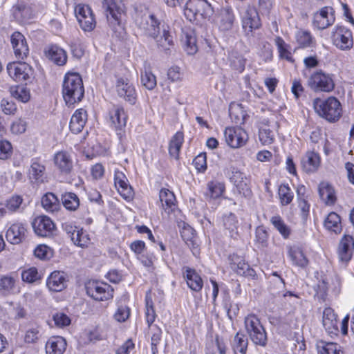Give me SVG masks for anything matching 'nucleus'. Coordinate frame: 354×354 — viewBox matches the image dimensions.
Listing matches in <instances>:
<instances>
[{"label": "nucleus", "mask_w": 354, "mask_h": 354, "mask_svg": "<svg viewBox=\"0 0 354 354\" xmlns=\"http://www.w3.org/2000/svg\"><path fill=\"white\" fill-rule=\"evenodd\" d=\"M21 276L23 281L29 283H33L41 279V275L35 267L23 270Z\"/></svg>", "instance_id": "52"}, {"label": "nucleus", "mask_w": 354, "mask_h": 354, "mask_svg": "<svg viewBox=\"0 0 354 354\" xmlns=\"http://www.w3.org/2000/svg\"><path fill=\"white\" fill-rule=\"evenodd\" d=\"M41 205L43 207L49 212H55L59 209V203L57 196L48 192L41 198Z\"/></svg>", "instance_id": "45"}, {"label": "nucleus", "mask_w": 354, "mask_h": 354, "mask_svg": "<svg viewBox=\"0 0 354 354\" xmlns=\"http://www.w3.org/2000/svg\"><path fill=\"white\" fill-rule=\"evenodd\" d=\"M268 239V234L263 226H259L257 227L255 231V240L262 247L267 245Z\"/></svg>", "instance_id": "64"}, {"label": "nucleus", "mask_w": 354, "mask_h": 354, "mask_svg": "<svg viewBox=\"0 0 354 354\" xmlns=\"http://www.w3.org/2000/svg\"><path fill=\"white\" fill-rule=\"evenodd\" d=\"M319 354H340L342 353L339 346L333 342H321L317 344Z\"/></svg>", "instance_id": "51"}, {"label": "nucleus", "mask_w": 354, "mask_h": 354, "mask_svg": "<svg viewBox=\"0 0 354 354\" xmlns=\"http://www.w3.org/2000/svg\"><path fill=\"white\" fill-rule=\"evenodd\" d=\"M28 178L32 183L41 184L46 181L45 161L40 158H33L28 169Z\"/></svg>", "instance_id": "15"}, {"label": "nucleus", "mask_w": 354, "mask_h": 354, "mask_svg": "<svg viewBox=\"0 0 354 354\" xmlns=\"http://www.w3.org/2000/svg\"><path fill=\"white\" fill-rule=\"evenodd\" d=\"M114 182L120 195L124 198H131L133 196V190L126 176L122 171H115Z\"/></svg>", "instance_id": "28"}, {"label": "nucleus", "mask_w": 354, "mask_h": 354, "mask_svg": "<svg viewBox=\"0 0 354 354\" xmlns=\"http://www.w3.org/2000/svg\"><path fill=\"white\" fill-rule=\"evenodd\" d=\"M224 136L227 144L234 149L243 147L248 140L247 132L240 127H227L224 131Z\"/></svg>", "instance_id": "13"}, {"label": "nucleus", "mask_w": 354, "mask_h": 354, "mask_svg": "<svg viewBox=\"0 0 354 354\" xmlns=\"http://www.w3.org/2000/svg\"><path fill=\"white\" fill-rule=\"evenodd\" d=\"M259 138L263 145H269L274 141V134L268 127H261L259 131Z\"/></svg>", "instance_id": "55"}, {"label": "nucleus", "mask_w": 354, "mask_h": 354, "mask_svg": "<svg viewBox=\"0 0 354 354\" xmlns=\"http://www.w3.org/2000/svg\"><path fill=\"white\" fill-rule=\"evenodd\" d=\"M330 39L333 45L340 50H350L353 46L352 31L342 25H336L333 27Z\"/></svg>", "instance_id": "7"}, {"label": "nucleus", "mask_w": 354, "mask_h": 354, "mask_svg": "<svg viewBox=\"0 0 354 354\" xmlns=\"http://www.w3.org/2000/svg\"><path fill=\"white\" fill-rule=\"evenodd\" d=\"M87 120V114L84 109H78L73 114L69 128L73 133H78L83 129Z\"/></svg>", "instance_id": "32"}, {"label": "nucleus", "mask_w": 354, "mask_h": 354, "mask_svg": "<svg viewBox=\"0 0 354 354\" xmlns=\"http://www.w3.org/2000/svg\"><path fill=\"white\" fill-rule=\"evenodd\" d=\"M53 161L57 169L64 174H69L73 168L71 155L66 151H60L55 153Z\"/></svg>", "instance_id": "22"}, {"label": "nucleus", "mask_w": 354, "mask_h": 354, "mask_svg": "<svg viewBox=\"0 0 354 354\" xmlns=\"http://www.w3.org/2000/svg\"><path fill=\"white\" fill-rule=\"evenodd\" d=\"M319 197L326 205H333L336 201L334 188L327 182H322L319 185Z\"/></svg>", "instance_id": "36"}, {"label": "nucleus", "mask_w": 354, "mask_h": 354, "mask_svg": "<svg viewBox=\"0 0 354 354\" xmlns=\"http://www.w3.org/2000/svg\"><path fill=\"white\" fill-rule=\"evenodd\" d=\"M229 114L231 120L238 125L243 124L248 117L242 104L236 103L230 104Z\"/></svg>", "instance_id": "35"}, {"label": "nucleus", "mask_w": 354, "mask_h": 354, "mask_svg": "<svg viewBox=\"0 0 354 354\" xmlns=\"http://www.w3.org/2000/svg\"><path fill=\"white\" fill-rule=\"evenodd\" d=\"M242 29L250 43H254V35L261 26L257 9L250 6L241 13Z\"/></svg>", "instance_id": "6"}, {"label": "nucleus", "mask_w": 354, "mask_h": 354, "mask_svg": "<svg viewBox=\"0 0 354 354\" xmlns=\"http://www.w3.org/2000/svg\"><path fill=\"white\" fill-rule=\"evenodd\" d=\"M324 226L330 232L339 234L342 230L340 216L334 212L329 213L324 220Z\"/></svg>", "instance_id": "38"}, {"label": "nucleus", "mask_w": 354, "mask_h": 354, "mask_svg": "<svg viewBox=\"0 0 354 354\" xmlns=\"http://www.w3.org/2000/svg\"><path fill=\"white\" fill-rule=\"evenodd\" d=\"M235 17L231 8H224L221 13V19L218 24V28L221 31L227 32L230 30L234 25Z\"/></svg>", "instance_id": "37"}, {"label": "nucleus", "mask_w": 354, "mask_h": 354, "mask_svg": "<svg viewBox=\"0 0 354 354\" xmlns=\"http://www.w3.org/2000/svg\"><path fill=\"white\" fill-rule=\"evenodd\" d=\"M230 62L231 67L242 73L245 69V59L241 55L236 53H232L230 57Z\"/></svg>", "instance_id": "54"}, {"label": "nucleus", "mask_w": 354, "mask_h": 354, "mask_svg": "<svg viewBox=\"0 0 354 354\" xmlns=\"http://www.w3.org/2000/svg\"><path fill=\"white\" fill-rule=\"evenodd\" d=\"M229 261L230 268L237 274L245 277H253L255 275V271L250 267L243 257L233 254L230 255Z\"/></svg>", "instance_id": "20"}, {"label": "nucleus", "mask_w": 354, "mask_h": 354, "mask_svg": "<svg viewBox=\"0 0 354 354\" xmlns=\"http://www.w3.org/2000/svg\"><path fill=\"white\" fill-rule=\"evenodd\" d=\"M12 96L21 102H27L30 97L29 90L24 86H17L11 90Z\"/></svg>", "instance_id": "53"}, {"label": "nucleus", "mask_w": 354, "mask_h": 354, "mask_svg": "<svg viewBox=\"0 0 354 354\" xmlns=\"http://www.w3.org/2000/svg\"><path fill=\"white\" fill-rule=\"evenodd\" d=\"M66 342L60 336L50 337L46 344V354H63L66 349Z\"/></svg>", "instance_id": "33"}, {"label": "nucleus", "mask_w": 354, "mask_h": 354, "mask_svg": "<svg viewBox=\"0 0 354 354\" xmlns=\"http://www.w3.org/2000/svg\"><path fill=\"white\" fill-rule=\"evenodd\" d=\"M201 12L200 3H197V1H186L184 6V14L187 19L189 21L196 19L197 15H201Z\"/></svg>", "instance_id": "50"}, {"label": "nucleus", "mask_w": 354, "mask_h": 354, "mask_svg": "<svg viewBox=\"0 0 354 354\" xmlns=\"http://www.w3.org/2000/svg\"><path fill=\"white\" fill-rule=\"evenodd\" d=\"M116 91L118 95L125 99L130 104L136 102V93L134 86L127 77H117L115 83Z\"/></svg>", "instance_id": "17"}, {"label": "nucleus", "mask_w": 354, "mask_h": 354, "mask_svg": "<svg viewBox=\"0 0 354 354\" xmlns=\"http://www.w3.org/2000/svg\"><path fill=\"white\" fill-rule=\"evenodd\" d=\"M183 276L187 286L196 292H199L203 287V281L196 270L188 266L182 269Z\"/></svg>", "instance_id": "21"}, {"label": "nucleus", "mask_w": 354, "mask_h": 354, "mask_svg": "<svg viewBox=\"0 0 354 354\" xmlns=\"http://www.w3.org/2000/svg\"><path fill=\"white\" fill-rule=\"evenodd\" d=\"M12 11L17 19H29L32 16L30 8L26 6L24 1H18L13 6Z\"/></svg>", "instance_id": "44"}, {"label": "nucleus", "mask_w": 354, "mask_h": 354, "mask_svg": "<svg viewBox=\"0 0 354 354\" xmlns=\"http://www.w3.org/2000/svg\"><path fill=\"white\" fill-rule=\"evenodd\" d=\"M278 196L282 206L291 203L294 198V192L288 183H282L278 188Z\"/></svg>", "instance_id": "43"}, {"label": "nucleus", "mask_w": 354, "mask_h": 354, "mask_svg": "<svg viewBox=\"0 0 354 354\" xmlns=\"http://www.w3.org/2000/svg\"><path fill=\"white\" fill-rule=\"evenodd\" d=\"M141 82L149 90H152L156 86V78L150 71H145L141 74Z\"/></svg>", "instance_id": "58"}, {"label": "nucleus", "mask_w": 354, "mask_h": 354, "mask_svg": "<svg viewBox=\"0 0 354 354\" xmlns=\"http://www.w3.org/2000/svg\"><path fill=\"white\" fill-rule=\"evenodd\" d=\"M222 226L225 233L233 239H237L239 236V221L236 216L233 213L224 214L222 217Z\"/></svg>", "instance_id": "24"}, {"label": "nucleus", "mask_w": 354, "mask_h": 354, "mask_svg": "<svg viewBox=\"0 0 354 354\" xmlns=\"http://www.w3.org/2000/svg\"><path fill=\"white\" fill-rule=\"evenodd\" d=\"M26 232L25 225L20 222H16L7 230L6 237L10 243L18 244L25 238Z\"/></svg>", "instance_id": "26"}, {"label": "nucleus", "mask_w": 354, "mask_h": 354, "mask_svg": "<svg viewBox=\"0 0 354 354\" xmlns=\"http://www.w3.org/2000/svg\"><path fill=\"white\" fill-rule=\"evenodd\" d=\"M75 14L84 31L90 32L96 25L94 14L91 7L84 3H78L75 7Z\"/></svg>", "instance_id": "11"}, {"label": "nucleus", "mask_w": 354, "mask_h": 354, "mask_svg": "<svg viewBox=\"0 0 354 354\" xmlns=\"http://www.w3.org/2000/svg\"><path fill=\"white\" fill-rule=\"evenodd\" d=\"M63 98L68 106L82 101L84 95V88L81 76L77 73L65 75L62 84Z\"/></svg>", "instance_id": "1"}, {"label": "nucleus", "mask_w": 354, "mask_h": 354, "mask_svg": "<svg viewBox=\"0 0 354 354\" xmlns=\"http://www.w3.org/2000/svg\"><path fill=\"white\" fill-rule=\"evenodd\" d=\"M9 76L15 82H23L30 80L33 75L32 67L26 62H12L7 65Z\"/></svg>", "instance_id": "12"}, {"label": "nucleus", "mask_w": 354, "mask_h": 354, "mask_svg": "<svg viewBox=\"0 0 354 354\" xmlns=\"http://www.w3.org/2000/svg\"><path fill=\"white\" fill-rule=\"evenodd\" d=\"M224 174L236 186L240 193L246 194L250 192V179L245 173L241 171L232 163L225 167Z\"/></svg>", "instance_id": "9"}, {"label": "nucleus", "mask_w": 354, "mask_h": 354, "mask_svg": "<svg viewBox=\"0 0 354 354\" xmlns=\"http://www.w3.org/2000/svg\"><path fill=\"white\" fill-rule=\"evenodd\" d=\"M102 7L113 32L116 37H122L124 34V28L122 23V18L125 14L123 1H103Z\"/></svg>", "instance_id": "2"}, {"label": "nucleus", "mask_w": 354, "mask_h": 354, "mask_svg": "<svg viewBox=\"0 0 354 354\" xmlns=\"http://www.w3.org/2000/svg\"><path fill=\"white\" fill-rule=\"evenodd\" d=\"M196 169L198 172L204 173L207 169V157L205 153L198 154L193 161Z\"/></svg>", "instance_id": "63"}, {"label": "nucleus", "mask_w": 354, "mask_h": 354, "mask_svg": "<svg viewBox=\"0 0 354 354\" xmlns=\"http://www.w3.org/2000/svg\"><path fill=\"white\" fill-rule=\"evenodd\" d=\"M279 57L282 59H285L289 62H292V57L290 51L288 50V44L280 37H278L276 41Z\"/></svg>", "instance_id": "56"}, {"label": "nucleus", "mask_w": 354, "mask_h": 354, "mask_svg": "<svg viewBox=\"0 0 354 354\" xmlns=\"http://www.w3.org/2000/svg\"><path fill=\"white\" fill-rule=\"evenodd\" d=\"M321 164V158L318 153L313 151H308L302 157L301 165L303 170L312 174L317 171Z\"/></svg>", "instance_id": "23"}, {"label": "nucleus", "mask_w": 354, "mask_h": 354, "mask_svg": "<svg viewBox=\"0 0 354 354\" xmlns=\"http://www.w3.org/2000/svg\"><path fill=\"white\" fill-rule=\"evenodd\" d=\"M19 292L17 279L12 274L3 275L0 277V295L8 296Z\"/></svg>", "instance_id": "30"}, {"label": "nucleus", "mask_w": 354, "mask_h": 354, "mask_svg": "<svg viewBox=\"0 0 354 354\" xmlns=\"http://www.w3.org/2000/svg\"><path fill=\"white\" fill-rule=\"evenodd\" d=\"M62 201L64 207L70 211H75L80 205L77 196L72 192H66L62 195Z\"/></svg>", "instance_id": "49"}, {"label": "nucleus", "mask_w": 354, "mask_h": 354, "mask_svg": "<svg viewBox=\"0 0 354 354\" xmlns=\"http://www.w3.org/2000/svg\"><path fill=\"white\" fill-rule=\"evenodd\" d=\"M46 57L57 66H64L67 62L66 52L57 45H50L44 50Z\"/></svg>", "instance_id": "25"}, {"label": "nucleus", "mask_w": 354, "mask_h": 354, "mask_svg": "<svg viewBox=\"0 0 354 354\" xmlns=\"http://www.w3.org/2000/svg\"><path fill=\"white\" fill-rule=\"evenodd\" d=\"M223 306L227 311V315L230 320L236 317L239 311V305L230 302V298L226 299L223 301Z\"/></svg>", "instance_id": "62"}, {"label": "nucleus", "mask_w": 354, "mask_h": 354, "mask_svg": "<svg viewBox=\"0 0 354 354\" xmlns=\"http://www.w3.org/2000/svg\"><path fill=\"white\" fill-rule=\"evenodd\" d=\"M127 115L122 107H115L110 113L111 127L114 129L121 144L126 140L125 127Z\"/></svg>", "instance_id": "10"}, {"label": "nucleus", "mask_w": 354, "mask_h": 354, "mask_svg": "<svg viewBox=\"0 0 354 354\" xmlns=\"http://www.w3.org/2000/svg\"><path fill=\"white\" fill-rule=\"evenodd\" d=\"M181 42L184 50L188 55H194L198 51L196 36L192 29L184 28L182 30Z\"/></svg>", "instance_id": "27"}, {"label": "nucleus", "mask_w": 354, "mask_h": 354, "mask_svg": "<svg viewBox=\"0 0 354 354\" xmlns=\"http://www.w3.org/2000/svg\"><path fill=\"white\" fill-rule=\"evenodd\" d=\"M308 84L315 92L330 93L335 86V75L317 70L311 74Z\"/></svg>", "instance_id": "5"}, {"label": "nucleus", "mask_w": 354, "mask_h": 354, "mask_svg": "<svg viewBox=\"0 0 354 354\" xmlns=\"http://www.w3.org/2000/svg\"><path fill=\"white\" fill-rule=\"evenodd\" d=\"M159 199L165 212L169 214L176 207V199L173 192L168 189L162 188L159 193Z\"/></svg>", "instance_id": "31"}, {"label": "nucleus", "mask_w": 354, "mask_h": 354, "mask_svg": "<svg viewBox=\"0 0 354 354\" xmlns=\"http://www.w3.org/2000/svg\"><path fill=\"white\" fill-rule=\"evenodd\" d=\"M245 328L251 341L256 345L265 346L267 333L260 319L255 315H248L244 320Z\"/></svg>", "instance_id": "4"}, {"label": "nucleus", "mask_w": 354, "mask_h": 354, "mask_svg": "<svg viewBox=\"0 0 354 354\" xmlns=\"http://www.w3.org/2000/svg\"><path fill=\"white\" fill-rule=\"evenodd\" d=\"M207 196L214 199L221 196L225 191V185L223 183L216 180H212L209 182L207 185Z\"/></svg>", "instance_id": "46"}, {"label": "nucleus", "mask_w": 354, "mask_h": 354, "mask_svg": "<svg viewBox=\"0 0 354 354\" xmlns=\"http://www.w3.org/2000/svg\"><path fill=\"white\" fill-rule=\"evenodd\" d=\"M149 18L147 23L149 24V27L147 28V32L151 37L156 38L160 32V21L153 14L150 15Z\"/></svg>", "instance_id": "57"}, {"label": "nucleus", "mask_w": 354, "mask_h": 354, "mask_svg": "<svg viewBox=\"0 0 354 354\" xmlns=\"http://www.w3.org/2000/svg\"><path fill=\"white\" fill-rule=\"evenodd\" d=\"M183 141L184 136L181 131H177L172 136L169 145V153L174 158L178 159Z\"/></svg>", "instance_id": "41"}, {"label": "nucleus", "mask_w": 354, "mask_h": 354, "mask_svg": "<svg viewBox=\"0 0 354 354\" xmlns=\"http://www.w3.org/2000/svg\"><path fill=\"white\" fill-rule=\"evenodd\" d=\"M15 57L24 59L29 54V48L25 37L19 32H15L10 38Z\"/></svg>", "instance_id": "18"}, {"label": "nucleus", "mask_w": 354, "mask_h": 354, "mask_svg": "<svg viewBox=\"0 0 354 354\" xmlns=\"http://www.w3.org/2000/svg\"><path fill=\"white\" fill-rule=\"evenodd\" d=\"M270 223L284 239H287L290 234V227L279 215L273 216L270 218Z\"/></svg>", "instance_id": "48"}, {"label": "nucleus", "mask_w": 354, "mask_h": 354, "mask_svg": "<svg viewBox=\"0 0 354 354\" xmlns=\"http://www.w3.org/2000/svg\"><path fill=\"white\" fill-rule=\"evenodd\" d=\"M130 315V308L126 305H119L114 314V317L118 322H125Z\"/></svg>", "instance_id": "61"}, {"label": "nucleus", "mask_w": 354, "mask_h": 354, "mask_svg": "<svg viewBox=\"0 0 354 354\" xmlns=\"http://www.w3.org/2000/svg\"><path fill=\"white\" fill-rule=\"evenodd\" d=\"M232 348L234 354H245L248 348V339L242 333H237L234 337Z\"/></svg>", "instance_id": "47"}, {"label": "nucleus", "mask_w": 354, "mask_h": 354, "mask_svg": "<svg viewBox=\"0 0 354 354\" xmlns=\"http://www.w3.org/2000/svg\"><path fill=\"white\" fill-rule=\"evenodd\" d=\"M288 255L292 262V264L305 268L308 264V259L304 254L303 250L299 247H291L288 250Z\"/></svg>", "instance_id": "39"}, {"label": "nucleus", "mask_w": 354, "mask_h": 354, "mask_svg": "<svg viewBox=\"0 0 354 354\" xmlns=\"http://www.w3.org/2000/svg\"><path fill=\"white\" fill-rule=\"evenodd\" d=\"M323 326L329 334L338 331L337 315L331 308H326L323 312Z\"/></svg>", "instance_id": "34"}, {"label": "nucleus", "mask_w": 354, "mask_h": 354, "mask_svg": "<svg viewBox=\"0 0 354 354\" xmlns=\"http://www.w3.org/2000/svg\"><path fill=\"white\" fill-rule=\"evenodd\" d=\"M34 254L40 259H50L53 255L50 248L46 245H39L34 250Z\"/></svg>", "instance_id": "60"}, {"label": "nucleus", "mask_w": 354, "mask_h": 354, "mask_svg": "<svg viewBox=\"0 0 354 354\" xmlns=\"http://www.w3.org/2000/svg\"><path fill=\"white\" fill-rule=\"evenodd\" d=\"M295 39L300 48H308L313 46L315 39L308 30H299L295 33Z\"/></svg>", "instance_id": "42"}, {"label": "nucleus", "mask_w": 354, "mask_h": 354, "mask_svg": "<svg viewBox=\"0 0 354 354\" xmlns=\"http://www.w3.org/2000/svg\"><path fill=\"white\" fill-rule=\"evenodd\" d=\"M70 227L72 231H69L68 233H71L70 236L74 244L81 248L86 247L90 243V239L86 232L77 227L73 228L71 226Z\"/></svg>", "instance_id": "40"}, {"label": "nucleus", "mask_w": 354, "mask_h": 354, "mask_svg": "<svg viewBox=\"0 0 354 354\" xmlns=\"http://www.w3.org/2000/svg\"><path fill=\"white\" fill-rule=\"evenodd\" d=\"M46 286L50 291L60 292L66 287L65 274L63 272H53L46 280Z\"/></svg>", "instance_id": "29"}, {"label": "nucleus", "mask_w": 354, "mask_h": 354, "mask_svg": "<svg viewBox=\"0 0 354 354\" xmlns=\"http://www.w3.org/2000/svg\"><path fill=\"white\" fill-rule=\"evenodd\" d=\"M32 225L35 234L41 237L51 236L56 230L54 222L47 216L36 217Z\"/></svg>", "instance_id": "14"}, {"label": "nucleus", "mask_w": 354, "mask_h": 354, "mask_svg": "<svg viewBox=\"0 0 354 354\" xmlns=\"http://www.w3.org/2000/svg\"><path fill=\"white\" fill-rule=\"evenodd\" d=\"M331 7H324L313 17V26L315 29L324 30L331 26L335 21V17Z\"/></svg>", "instance_id": "16"}, {"label": "nucleus", "mask_w": 354, "mask_h": 354, "mask_svg": "<svg viewBox=\"0 0 354 354\" xmlns=\"http://www.w3.org/2000/svg\"><path fill=\"white\" fill-rule=\"evenodd\" d=\"M85 288L87 295L96 301H106L113 297V289L106 283L91 281Z\"/></svg>", "instance_id": "8"}, {"label": "nucleus", "mask_w": 354, "mask_h": 354, "mask_svg": "<svg viewBox=\"0 0 354 354\" xmlns=\"http://www.w3.org/2000/svg\"><path fill=\"white\" fill-rule=\"evenodd\" d=\"M354 251V239L350 235H344L340 240L337 254L341 262L347 263L352 258Z\"/></svg>", "instance_id": "19"}, {"label": "nucleus", "mask_w": 354, "mask_h": 354, "mask_svg": "<svg viewBox=\"0 0 354 354\" xmlns=\"http://www.w3.org/2000/svg\"><path fill=\"white\" fill-rule=\"evenodd\" d=\"M156 39L158 47L164 50H168L169 46L173 44L172 37L170 35L169 31L165 29L163 30L162 36L159 39H158L157 37Z\"/></svg>", "instance_id": "59"}, {"label": "nucleus", "mask_w": 354, "mask_h": 354, "mask_svg": "<svg viewBox=\"0 0 354 354\" xmlns=\"http://www.w3.org/2000/svg\"><path fill=\"white\" fill-rule=\"evenodd\" d=\"M313 104L315 112L329 122H335L342 115V105L335 97L330 96L325 100L317 97Z\"/></svg>", "instance_id": "3"}]
</instances>
